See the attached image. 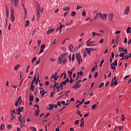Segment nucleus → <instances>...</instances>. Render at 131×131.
<instances>
[{
	"label": "nucleus",
	"mask_w": 131,
	"mask_h": 131,
	"mask_svg": "<svg viewBox=\"0 0 131 131\" xmlns=\"http://www.w3.org/2000/svg\"><path fill=\"white\" fill-rule=\"evenodd\" d=\"M76 59L78 61L79 65H80V62H82V59H81V55H80V53L76 54Z\"/></svg>",
	"instance_id": "1"
},
{
	"label": "nucleus",
	"mask_w": 131,
	"mask_h": 131,
	"mask_svg": "<svg viewBox=\"0 0 131 131\" xmlns=\"http://www.w3.org/2000/svg\"><path fill=\"white\" fill-rule=\"evenodd\" d=\"M10 16L11 22H14L15 21V16H14V10L12 9L10 11Z\"/></svg>",
	"instance_id": "2"
},
{
	"label": "nucleus",
	"mask_w": 131,
	"mask_h": 131,
	"mask_svg": "<svg viewBox=\"0 0 131 131\" xmlns=\"http://www.w3.org/2000/svg\"><path fill=\"white\" fill-rule=\"evenodd\" d=\"M67 82L69 83V78L67 77L66 79L63 81L62 82L60 83V85H66L67 84Z\"/></svg>",
	"instance_id": "3"
},
{
	"label": "nucleus",
	"mask_w": 131,
	"mask_h": 131,
	"mask_svg": "<svg viewBox=\"0 0 131 131\" xmlns=\"http://www.w3.org/2000/svg\"><path fill=\"white\" fill-rule=\"evenodd\" d=\"M80 86H81L80 84H78V83L76 82L75 85L73 86V89H74V90H77V89H79Z\"/></svg>",
	"instance_id": "4"
},
{
	"label": "nucleus",
	"mask_w": 131,
	"mask_h": 131,
	"mask_svg": "<svg viewBox=\"0 0 131 131\" xmlns=\"http://www.w3.org/2000/svg\"><path fill=\"white\" fill-rule=\"evenodd\" d=\"M107 15L106 13H101L100 18L102 19V20H105L107 18Z\"/></svg>",
	"instance_id": "5"
},
{
	"label": "nucleus",
	"mask_w": 131,
	"mask_h": 131,
	"mask_svg": "<svg viewBox=\"0 0 131 131\" xmlns=\"http://www.w3.org/2000/svg\"><path fill=\"white\" fill-rule=\"evenodd\" d=\"M80 122V127H83L84 126V120L83 118L81 119Z\"/></svg>",
	"instance_id": "6"
},
{
	"label": "nucleus",
	"mask_w": 131,
	"mask_h": 131,
	"mask_svg": "<svg viewBox=\"0 0 131 131\" xmlns=\"http://www.w3.org/2000/svg\"><path fill=\"white\" fill-rule=\"evenodd\" d=\"M129 13V6H127L125 10L124 14H125L126 15H128Z\"/></svg>",
	"instance_id": "7"
},
{
	"label": "nucleus",
	"mask_w": 131,
	"mask_h": 131,
	"mask_svg": "<svg viewBox=\"0 0 131 131\" xmlns=\"http://www.w3.org/2000/svg\"><path fill=\"white\" fill-rule=\"evenodd\" d=\"M20 122L21 124H24V123H25V116H23Z\"/></svg>",
	"instance_id": "8"
},
{
	"label": "nucleus",
	"mask_w": 131,
	"mask_h": 131,
	"mask_svg": "<svg viewBox=\"0 0 131 131\" xmlns=\"http://www.w3.org/2000/svg\"><path fill=\"white\" fill-rule=\"evenodd\" d=\"M49 107L48 108L49 110L51 111V110H54V107H55V105H53L52 104H50L49 105Z\"/></svg>",
	"instance_id": "9"
},
{
	"label": "nucleus",
	"mask_w": 131,
	"mask_h": 131,
	"mask_svg": "<svg viewBox=\"0 0 131 131\" xmlns=\"http://www.w3.org/2000/svg\"><path fill=\"white\" fill-rule=\"evenodd\" d=\"M54 30H55L54 29H50L48 30V31H47V34H51V33H52V32H54Z\"/></svg>",
	"instance_id": "10"
},
{
	"label": "nucleus",
	"mask_w": 131,
	"mask_h": 131,
	"mask_svg": "<svg viewBox=\"0 0 131 131\" xmlns=\"http://www.w3.org/2000/svg\"><path fill=\"white\" fill-rule=\"evenodd\" d=\"M63 61V56H60V57L58 59V63L62 64V61Z\"/></svg>",
	"instance_id": "11"
},
{
	"label": "nucleus",
	"mask_w": 131,
	"mask_h": 131,
	"mask_svg": "<svg viewBox=\"0 0 131 131\" xmlns=\"http://www.w3.org/2000/svg\"><path fill=\"white\" fill-rule=\"evenodd\" d=\"M6 16L7 18L9 17V9H8V6H6Z\"/></svg>",
	"instance_id": "12"
},
{
	"label": "nucleus",
	"mask_w": 131,
	"mask_h": 131,
	"mask_svg": "<svg viewBox=\"0 0 131 131\" xmlns=\"http://www.w3.org/2000/svg\"><path fill=\"white\" fill-rule=\"evenodd\" d=\"M108 19H109L110 21H112V20L113 19V13H111L109 15Z\"/></svg>",
	"instance_id": "13"
},
{
	"label": "nucleus",
	"mask_w": 131,
	"mask_h": 131,
	"mask_svg": "<svg viewBox=\"0 0 131 131\" xmlns=\"http://www.w3.org/2000/svg\"><path fill=\"white\" fill-rule=\"evenodd\" d=\"M33 95H31V94L29 95V101L30 102H32L33 101Z\"/></svg>",
	"instance_id": "14"
},
{
	"label": "nucleus",
	"mask_w": 131,
	"mask_h": 131,
	"mask_svg": "<svg viewBox=\"0 0 131 131\" xmlns=\"http://www.w3.org/2000/svg\"><path fill=\"white\" fill-rule=\"evenodd\" d=\"M111 68L112 69H116V68L115 67V64H114V62H113L111 64Z\"/></svg>",
	"instance_id": "15"
},
{
	"label": "nucleus",
	"mask_w": 131,
	"mask_h": 131,
	"mask_svg": "<svg viewBox=\"0 0 131 131\" xmlns=\"http://www.w3.org/2000/svg\"><path fill=\"white\" fill-rule=\"evenodd\" d=\"M19 3L18 0H14V7H17Z\"/></svg>",
	"instance_id": "16"
},
{
	"label": "nucleus",
	"mask_w": 131,
	"mask_h": 131,
	"mask_svg": "<svg viewBox=\"0 0 131 131\" xmlns=\"http://www.w3.org/2000/svg\"><path fill=\"white\" fill-rule=\"evenodd\" d=\"M29 23H30L29 20H27L26 21V25H25V27H27V26L29 25Z\"/></svg>",
	"instance_id": "17"
},
{
	"label": "nucleus",
	"mask_w": 131,
	"mask_h": 131,
	"mask_svg": "<svg viewBox=\"0 0 131 131\" xmlns=\"http://www.w3.org/2000/svg\"><path fill=\"white\" fill-rule=\"evenodd\" d=\"M40 10V6H39L38 3H37L36 5V10L37 11V10L39 11Z\"/></svg>",
	"instance_id": "18"
},
{
	"label": "nucleus",
	"mask_w": 131,
	"mask_h": 131,
	"mask_svg": "<svg viewBox=\"0 0 131 131\" xmlns=\"http://www.w3.org/2000/svg\"><path fill=\"white\" fill-rule=\"evenodd\" d=\"M130 29H131L130 27H128V28L126 29V31L127 33V34H128V33H130Z\"/></svg>",
	"instance_id": "19"
},
{
	"label": "nucleus",
	"mask_w": 131,
	"mask_h": 131,
	"mask_svg": "<svg viewBox=\"0 0 131 131\" xmlns=\"http://www.w3.org/2000/svg\"><path fill=\"white\" fill-rule=\"evenodd\" d=\"M76 15V12L75 11H73L71 14V16H72L73 17H75Z\"/></svg>",
	"instance_id": "20"
},
{
	"label": "nucleus",
	"mask_w": 131,
	"mask_h": 131,
	"mask_svg": "<svg viewBox=\"0 0 131 131\" xmlns=\"http://www.w3.org/2000/svg\"><path fill=\"white\" fill-rule=\"evenodd\" d=\"M63 11H69L70 10V7L67 6L66 8H63Z\"/></svg>",
	"instance_id": "21"
},
{
	"label": "nucleus",
	"mask_w": 131,
	"mask_h": 131,
	"mask_svg": "<svg viewBox=\"0 0 131 131\" xmlns=\"http://www.w3.org/2000/svg\"><path fill=\"white\" fill-rule=\"evenodd\" d=\"M36 116H38L39 114V109H37V111H35Z\"/></svg>",
	"instance_id": "22"
},
{
	"label": "nucleus",
	"mask_w": 131,
	"mask_h": 131,
	"mask_svg": "<svg viewBox=\"0 0 131 131\" xmlns=\"http://www.w3.org/2000/svg\"><path fill=\"white\" fill-rule=\"evenodd\" d=\"M98 106V104H94L92 106V109L94 110V109H96L97 108V106Z\"/></svg>",
	"instance_id": "23"
},
{
	"label": "nucleus",
	"mask_w": 131,
	"mask_h": 131,
	"mask_svg": "<svg viewBox=\"0 0 131 131\" xmlns=\"http://www.w3.org/2000/svg\"><path fill=\"white\" fill-rule=\"evenodd\" d=\"M71 48H72L73 49H74V47H73V46H72V45H70V46H69V49L70 52H72V49H71Z\"/></svg>",
	"instance_id": "24"
},
{
	"label": "nucleus",
	"mask_w": 131,
	"mask_h": 131,
	"mask_svg": "<svg viewBox=\"0 0 131 131\" xmlns=\"http://www.w3.org/2000/svg\"><path fill=\"white\" fill-rule=\"evenodd\" d=\"M5 126H6L5 125V124H2L0 128H1L2 129L4 130L5 129Z\"/></svg>",
	"instance_id": "25"
},
{
	"label": "nucleus",
	"mask_w": 131,
	"mask_h": 131,
	"mask_svg": "<svg viewBox=\"0 0 131 131\" xmlns=\"http://www.w3.org/2000/svg\"><path fill=\"white\" fill-rule=\"evenodd\" d=\"M121 120L122 121H124V119H125V118L124 117V115H121Z\"/></svg>",
	"instance_id": "26"
},
{
	"label": "nucleus",
	"mask_w": 131,
	"mask_h": 131,
	"mask_svg": "<svg viewBox=\"0 0 131 131\" xmlns=\"http://www.w3.org/2000/svg\"><path fill=\"white\" fill-rule=\"evenodd\" d=\"M19 67H20V66H19V64L16 65L14 67V70L16 71V70H18V68H19Z\"/></svg>",
	"instance_id": "27"
},
{
	"label": "nucleus",
	"mask_w": 131,
	"mask_h": 131,
	"mask_svg": "<svg viewBox=\"0 0 131 131\" xmlns=\"http://www.w3.org/2000/svg\"><path fill=\"white\" fill-rule=\"evenodd\" d=\"M35 80H36V76H35L34 77L33 80L31 82V84H33V83H34V82H35Z\"/></svg>",
	"instance_id": "28"
},
{
	"label": "nucleus",
	"mask_w": 131,
	"mask_h": 131,
	"mask_svg": "<svg viewBox=\"0 0 131 131\" xmlns=\"http://www.w3.org/2000/svg\"><path fill=\"white\" fill-rule=\"evenodd\" d=\"M15 119V116H14V114L12 113H11V121L13 120V119Z\"/></svg>",
	"instance_id": "29"
},
{
	"label": "nucleus",
	"mask_w": 131,
	"mask_h": 131,
	"mask_svg": "<svg viewBox=\"0 0 131 131\" xmlns=\"http://www.w3.org/2000/svg\"><path fill=\"white\" fill-rule=\"evenodd\" d=\"M104 84H105L103 82L101 83L99 86V89H100V88H103Z\"/></svg>",
	"instance_id": "30"
},
{
	"label": "nucleus",
	"mask_w": 131,
	"mask_h": 131,
	"mask_svg": "<svg viewBox=\"0 0 131 131\" xmlns=\"http://www.w3.org/2000/svg\"><path fill=\"white\" fill-rule=\"evenodd\" d=\"M54 82L55 84H54L53 88H54V89H55L57 86V85H59V83L56 82V81H54Z\"/></svg>",
	"instance_id": "31"
},
{
	"label": "nucleus",
	"mask_w": 131,
	"mask_h": 131,
	"mask_svg": "<svg viewBox=\"0 0 131 131\" xmlns=\"http://www.w3.org/2000/svg\"><path fill=\"white\" fill-rule=\"evenodd\" d=\"M125 59H127V60L128 59V56H125L124 57H123L120 60H125Z\"/></svg>",
	"instance_id": "32"
},
{
	"label": "nucleus",
	"mask_w": 131,
	"mask_h": 131,
	"mask_svg": "<svg viewBox=\"0 0 131 131\" xmlns=\"http://www.w3.org/2000/svg\"><path fill=\"white\" fill-rule=\"evenodd\" d=\"M101 14H102V13L101 12H99L98 13H97L96 14V17H97V18H98L99 17H101Z\"/></svg>",
	"instance_id": "33"
},
{
	"label": "nucleus",
	"mask_w": 131,
	"mask_h": 131,
	"mask_svg": "<svg viewBox=\"0 0 131 131\" xmlns=\"http://www.w3.org/2000/svg\"><path fill=\"white\" fill-rule=\"evenodd\" d=\"M104 62H105V60H104V59L102 60L99 65V67H102V65H103V63H104Z\"/></svg>",
	"instance_id": "34"
},
{
	"label": "nucleus",
	"mask_w": 131,
	"mask_h": 131,
	"mask_svg": "<svg viewBox=\"0 0 131 131\" xmlns=\"http://www.w3.org/2000/svg\"><path fill=\"white\" fill-rule=\"evenodd\" d=\"M119 52H120V53H121V52H123V51H124V49L123 48H121V47H120L119 48Z\"/></svg>",
	"instance_id": "35"
},
{
	"label": "nucleus",
	"mask_w": 131,
	"mask_h": 131,
	"mask_svg": "<svg viewBox=\"0 0 131 131\" xmlns=\"http://www.w3.org/2000/svg\"><path fill=\"white\" fill-rule=\"evenodd\" d=\"M123 129V127L122 126H119L118 127V129H119V130H121Z\"/></svg>",
	"instance_id": "36"
},
{
	"label": "nucleus",
	"mask_w": 131,
	"mask_h": 131,
	"mask_svg": "<svg viewBox=\"0 0 131 131\" xmlns=\"http://www.w3.org/2000/svg\"><path fill=\"white\" fill-rule=\"evenodd\" d=\"M74 59H75V54H73L72 56V60L73 61H74Z\"/></svg>",
	"instance_id": "37"
},
{
	"label": "nucleus",
	"mask_w": 131,
	"mask_h": 131,
	"mask_svg": "<svg viewBox=\"0 0 131 131\" xmlns=\"http://www.w3.org/2000/svg\"><path fill=\"white\" fill-rule=\"evenodd\" d=\"M16 111L17 112H21V107L19 106L18 108L16 109Z\"/></svg>",
	"instance_id": "38"
},
{
	"label": "nucleus",
	"mask_w": 131,
	"mask_h": 131,
	"mask_svg": "<svg viewBox=\"0 0 131 131\" xmlns=\"http://www.w3.org/2000/svg\"><path fill=\"white\" fill-rule=\"evenodd\" d=\"M64 77H63V79H66V77H67V75H66V73L65 72H63Z\"/></svg>",
	"instance_id": "39"
},
{
	"label": "nucleus",
	"mask_w": 131,
	"mask_h": 131,
	"mask_svg": "<svg viewBox=\"0 0 131 131\" xmlns=\"http://www.w3.org/2000/svg\"><path fill=\"white\" fill-rule=\"evenodd\" d=\"M78 75L80 74V75H83V73L82 72V71H80V72H78L77 73Z\"/></svg>",
	"instance_id": "40"
},
{
	"label": "nucleus",
	"mask_w": 131,
	"mask_h": 131,
	"mask_svg": "<svg viewBox=\"0 0 131 131\" xmlns=\"http://www.w3.org/2000/svg\"><path fill=\"white\" fill-rule=\"evenodd\" d=\"M45 48H46V45L45 44H43L40 46V49H42L43 50H44Z\"/></svg>",
	"instance_id": "41"
},
{
	"label": "nucleus",
	"mask_w": 131,
	"mask_h": 131,
	"mask_svg": "<svg viewBox=\"0 0 131 131\" xmlns=\"http://www.w3.org/2000/svg\"><path fill=\"white\" fill-rule=\"evenodd\" d=\"M37 16L38 18H39V17H40V14H39V10H37Z\"/></svg>",
	"instance_id": "42"
},
{
	"label": "nucleus",
	"mask_w": 131,
	"mask_h": 131,
	"mask_svg": "<svg viewBox=\"0 0 131 131\" xmlns=\"http://www.w3.org/2000/svg\"><path fill=\"white\" fill-rule=\"evenodd\" d=\"M124 55H125V53H120L119 56V57H123V56H124Z\"/></svg>",
	"instance_id": "43"
},
{
	"label": "nucleus",
	"mask_w": 131,
	"mask_h": 131,
	"mask_svg": "<svg viewBox=\"0 0 131 131\" xmlns=\"http://www.w3.org/2000/svg\"><path fill=\"white\" fill-rule=\"evenodd\" d=\"M33 89H34V85H33V84H31V88H30L31 91H32V90H33Z\"/></svg>",
	"instance_id": "44"
},
{
	"label": "nucleus",
	"mask_w": 131,
	"mask_h": 131,
	"mask_svg": "<svg viewBox=\"0 0 131 131\" xmlns=\"http://www.w3.org/2000/svg\"><path fill=\"white\" fill-rule=\"evenodd\" d=\"M31 129L32 130H33V131H36V128L35 127H31Z\"/></svg>",
	"instance_id": "45"
},
{
	"label": "nucleus",
	"mask_w": 131,
	"mask_h": 131,
	"mask_svg": "<svg viewBox=\"0 0 131 131\" xmlns=\"http://www.w3.org/2000/svg\"><path fill=\"white\" fill-rule=\"evenodd\" d=\"M96 69H97L96 67L94 66L93 68L92 69V72H94L95 70H96Z\"/></svg>",
	"instance_id": "46"
},
{
	"label": "nucleus",
	"mask_w": 131,
	"mask_h": 131,
	"mask_svg": "<svg viewBox=\"0 0 131 131\" xmlns=\"http://www.w3.org/2000/svg\"><path fill=\"white\" fill-rule=\"evenodd\" d=\"M86 45H87L88 47H91V45L92 44L91 43V42H89V41H87Z\"/></svg>",
	"instance_id": "47"
},
{
	"label": "nucleus",
	"mask_w": 131,
	"mask_h": 131,
	"mask_svg": "<svg viewBox=\"0 0 131 131\" xmlns=\"http://www.w3.org/2000/svg\"><path fill=\"white\" fill-rule=\"evenodd\" d=\"M56 90H57V92L58 93V92H59L60 91V86H57Z\"/></svg>",
	"instance_id": "48"
},
{
	"label": "nucleus",
	"mask_w": 131,
	"mask_h": 131,
	"mask_svg": "<svg viewBox=\"0 0 131 131\" xmlns=\"http://www.w3.org/2000/svg\"><path fill=\"white\" fill-rule=\"evenodd\" d=\"M63 27H65V25H60V26H59V29H62V28H63Z\"/></svg>",
	"instance_id": "49"
},
{
	"label": "nucleus",
	"mask_w": 131,
	"mask_h": 131,
	"mask_svg": "<svg viewBox=\"0 0 131 131\" xmlns=\"http://www.w3.org/2000/svg\"><path fill=\"white\" fill-rule=\"evenodd\" d=\"M82 15L83 17H84L85 16H86V14H85V11H83L82 13Z\"/></svg>",
	"instance_id": "50"
},
{
	"label": "nucleus",
	"mask_w": 131,
	"mask_h": 131,
	"mask_svg": "<svg viewBox=\"0 0 131 131\" xmlns=\"http://www.w3.org/2000/svg\"><path fill=\"white\" fill-rule=\"evenodd\" d=\"M34 61H36V57H33V58L32 60V63H33V62H34Z\"/></svg>",
	"instance_id": "51"
},
{
	"label": "nucleus",
	"mask_w": 131,
	"mask_h": 131,
	"mask_svg": "<svg viewBox=\"0 0 131 131\" xmlns=\"http://www.w3.org/2000/svg\"><path fill=\"white\" fill-rule=\"evenodd\" d=\"M82 104V103H81V102H80L79 104H77L76 107V108H78V107H79V106H80Z\"/></svg>",
	"instance_id": "52"
},
{
	"label": "nucleus",
	"mask_w": 131,
	"mask_h": 131,
	"mask_svg": "<svg viewBox=\"0 0 131 131\" xmlns=\"http://www.w3.org/2000/svg\"><path fill=\"white\" fill-rule=\"evenodd\" d=\"M56 75H58V73H57V72H56V73H55V74H53V75H52V77H55V76H57Z\"/></svg>",
	"instance_id": "53"
},
{
	"label": "nucleus",
	"mask_w": 131,
	"mask_h": 131,
	"mask_svg": "<svg viewBox=\"0 0 131 131\" xmlns=\"http://www.w3.org/2000/svg\"><path fill=\"white\" fill-rule=\"evenodd\" d=\"M35 102L37 103H38V102H39V99L38 98V97L36 98Z\"/></svg>",
	"instance_id": "54"
},
{
	"label": "nucleus",
	"mask_w": 131,
	"mask_h": 131,
	"mask_svg": "<svg viewBox=\"0 0 131 131\" xmlns=\"http://www.w3.org/2000/svg\"><path fill=\"white\" fill-rule=\"evenodd\" d=\"M117 61H118V59H116L114 61L115 66H117Z\"/></svg>",
	"instance_id": "55"
},
{
	"label": "nucleus",
	"mask_w": 131,
	"mask_h": 131,
	"mask_svg": "<svg viewBox=\"0 0 131 131\" xmlns=\"http://www.w3.org/2000/svg\"><path fill=\"white\" fill-rule=\"evenodd\" d=\"M21 118H22V115H20L18 118V121H21Z\"/></svg>",
	"instance_id": "56"
},
{
	"label": "nucleus",
	"mask_w": 131,
	"mask_h": 131,
	"mask_svg": "<svg viewBox=\"0 0 131 131\" xmlns=\"http://www.w3.org/2000/svg\"><path fill=\"white\" fill-rule=\"evenodd\" d=\"M124 43H126L127 42V38H125L124 41H123Z\"/></svg>",
	"instance_id": "57"
},
{
	"label": "nucleus",
	"mask_w": 131,
	"mask_h": 131,
	"mask_svg": "<svg viewBox=\"0 0 131 131\" xmlns=\"http://www.w3.org/2000/svg\"><path fill=\"white\" fill-rule=\"evenodd\" d=\"M50 113H47L46 116H44V118H47L49 115H50Z\"/></svg>",
	"instance_id": "58"
},
{
	"label": "nucleus",
	"mask_w": 131,
	"mask_h": 131,
	"mask_svg": "<svg viewBox=\"0 0 131 131\" xmlns=\"http://www.w3.org/2000/svg\"><path fill=\"white\" fill-rule=\"evenodd\" d=\"M73 81H74V79H72V78H71L70 80V83H72V82H73Z\"/></svg>",
	"instance_id": "59"
},
{
	"label": "nucleus",
	"mask_w": 131,
	"mask_h": 131,
	"mask_svg": "<svg viewBox=\"0 0 131 131\" xmlns=\"http://www.w3.org/2000/svg\"><path fill=\"white\" fill-rule=\"evenodd\" d=\"M67 63V59H64V60L63 61V64H66Z\"/></svg>",
	"instance_id": "60"
},
{
	"label": "nucleus",
	"mask_w": 131,
	"mask_h": 131,
	"mask_svg": "<svg viewBox=\"0 0 131 131\" xmlns=\"http://www.w3.org/2000/svg\"><path fill=\"white\" fill-rule=\"evenodd\" d=\"M46 85H49L50 84L49 81H46L45 82Z\"/></svg>",
	"instance_id": "61"
},
{
	"label": "nucleus",
	"mask_w": 131,
	"mask_h": 131,
	"mask_svg": "<svg viewBox=\"0 0 131 131\" xmlns=\"http://www.w3.org/2000/svg\"><path fill=\"white\" fill-rule=\"evenodd\" d=\"M37 42H38V46H40V43L41 42V40H38Z\"/></svg>",
	"instance_id": "62"
},
{
	"label": "nucleus",
	"mask_w": 131,
	"mask_h": 131,
	"mask_svg": "<svg viewBox=\"0 0 131 131\" xmlns=\"http://www.w3.org/2000/svg\"><path fill=\"white\" fill-rule=\"evenodd\" d=\"M41 53H43V49H40V52L38 54H41Z\"/></svg>",
	"instance_id": "63"
},
{
	"label": "nucleus",
	"mask_w": 131,
	"mask_h": 131,
	"mask_svg": "<svg viewBox=\"0 0 131 131\" xmlns=\"http://www.w3.org/2000/svg\"><path fill=\"white\" fill-rule=\"evenodd\" d=\"M57 105H58V106H59V107H61V102L58 101V102H57Z\"/></svg>",
	"instance_id": "64"
}]
</instances>
